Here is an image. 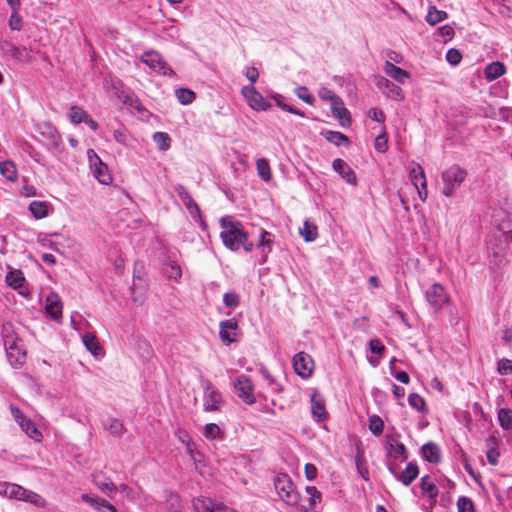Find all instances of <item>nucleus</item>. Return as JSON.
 <instances>
[{
    "label": "nucleus",
    "instance_id": "obj_15",
    "mask_svg": "<svg viewBox=\"0 0 512 512\" xmlns=\"http://www.w3.org/2000/svg\"><path fill=\"white\" fill-rule=\"evenodd\" d=\"M219 328V337L223 343L229 345L237 340L238 321L235 318L221 321Z\"/></svg>",
    "mask_w": 512,
    "mask_h": 512
},
{
    "label": "nucleus",
    "instance_id": "obj_55",
    "mask_svg": "<svg viewBox=\"0 0 512 512\" xmlns=\"http://www.w3.org/2000/svg\"><path fill=\"white\" fill-rule=\"evenodd\" d=\"M191 218L203 229H207V225L201 215L200 208L197 205H195L193 208L187 210Z\"/></svg>",
    "mask_w": 512,
    "mask_h": 512
},
{
    "label": "nucleus",
    "instance_id": "obj_23",
    "mask_svg": "<svg viewBox=\"0 0 512 512\" xmlns=\"http://www.w3.org/2000/svg\"><path fill=\"white\" fill-rule=\"evenodd\" d=\"M485 444L487 447L486 457L488 463L493 466L497 465L500 457L499 441L497 437H495L494 435H489L485 441Z\"/></svg>",
    "mask_w": 512,
    "mask_h": 512
},
{
    "label": "nucleus",
    "instance_id": "obj_32",
    "mask_svg": "<svg viewBox=\"0 0 512 512\" xmlns=\"http://www.w3.org/2000/svg\"><path fill=\"white\" fill-rule=\"evenodd\" d=\"M410 178L415 186V188H418V186H422V189H425L426 187V176L423 168L418 163H413V166L410 169Z\"/></svg>",
    "mask_w": 512,
    "mask_h": 512
},
{
    "label": "nucleus",
    "instance_id": "obj_29",
    "mask_svg": "<svg viewBox=\"0 0 512 512\" xmlns=\"http://www.w3.org/2000/svg\"><path fill=\"white\" fill-rule=\"evenodd\" d=\"M420 489H421L423 496H425L429 499H432V500H435L439 494L438 487L436 486L434 481H432V479L428 475L423 476L421 478Z\"/></svg>",
    "mask_w": 512,
    "mask_h": 512
},
{
    "label": "nucleus",
    "instance_id": "obj_16",
    "mask_svg": "<svg viewBox=\"0 0 512 512\" xmlns=\"http://www.w3.org/2000/svg\"><path fill=\"white\" fill-rule=\"evenodd\" d=\"M332 167L348 184L357 185V177L353 169L342 159L337 158L332 162Z\"/></svg>",
    "mask_w": 512,
    "mask_h": 512
},
{
    "label": "nucleus",
    "instance_id": "obj_64",
    "mask_svg": "<svg viewBox=\"0 0 512 512\" xmlns=\"http://www.w3.org/2000/svg\"><path fill=\"white\" fill-rule=\"evenodd\" d=\"M10 411L13 419L18 425H21L27 419L22 410L15 405L10 406Z\"/></svg>",
    "mask_w": 512,
    "mask_h": 512
},
{
    "label": "nucleus",
    "instance_id": "obj_25",
    "mask_svg": "<svg viewBox=\"0 0 512 512\" xmlns=\"http://www.w3.org/2000/svg\"><path fill=\"white\" fill-rule=\"evenodd\" d=\"M421 454L422 457L430 463L437 464L441 460V449L433 442L424 444L421 448Z\"/></svg>",
    "mask_w": 512,
    "mask_h": 512
},
{
    "label": "nucleus",
    "instance_id": "obj_21",
    "mask_svg": "<svg viewBox=\"0 0 512 512\" xmlns=\"http://www.w3.org/2000/svg\"><path fill=\"white\" fill-rule=\"evenodd\" d=\"M384 73L400 84H404L410 78V73L390 61H386L383 66Z\"/></svg>",
    "mask_w": 512,
    "mask_h": 512
},
{
    "label": "nucleus",
    "instance_id": "obj_28",
    "mask_svg": "<svg viewBox=\"0 0 512 512\" xmlns=\"http://www.w3.org/2000/svg\"><path fill=\"white\" fill-rule=\"evenodd\" d=\"M7 53L11 58L20 62V63H30L33 59L32 53L26 47H18L15 45H10L7 49Z\"/></svg>",
    "mask_w": 512,
    "mask_h": 512
},
{
    "label": "nucleus",
    "instance_id": "obj_58",
    "mask_svg": "<svg viewBox=\"0 0 512 512\" xmlns=\"http://www.w3.org/2000/svg\"><path fill=\"white\" fill-rule=\"evenodd\" d=\"M283 99L284 98H279V99H276V105L282 109L283 111H286V112H289V113H292V114H295V115H298L300 117H304L305 114L303 111L299 110V109H296L294 108L293 106L291 105H288L286 103L283 102Z\"/></svg>",
    "mask_w": 512,
    "mask_h": 512
},
{
    "label": "nucleus",
    "instance_id": "obj_48",
    "mask_svg": "<svg viewBox=\"0 0 512 512\" xmlns=\"http://www.w3.org/2000/svg\"><path fill=\"white\" fill-rule=\"evenodd\" d=\"M153 141L157 145V147L162 150L166 151L170 148L171 138L166 132H155L153 134Z\"/></svg>",
    "mask_w": 512,
    "mask_h": 512
},
{
    "label": "nucleus",
    "instance_id": "obj_62",
    "mask_svg": "<svg viewBox=\"0 0 512 512\" xmlns=\"http://www.w3.org/2000/svg\"><path fill=\"white\" fill-rule=\"evenodd\" d=\"M369 350L371 351V353L381 356L385 351V346L381 343L379 339L375 338L369 341Z\"/></svg>",
    "mask_w": 512,
    "mask_h": 512
},
{
    "label": "nucleus",
    "instance_id": "obj_6",
    "mask_svg": "<svg viewBox=\"0 0 512 512\" xmlns=\"http://www.w3.org/2000/svg\"><path fill=\"white\" fill-rule=\"evenodd\" d=\"M204 390L203 408L206 412L219 411L223 404L224 399L221 392L212 384L210 380L201 381Z\"/></svg>",
    "mask_w": 512,
    "mask_h": 512
},
{
    "label": "nucleus",
    "instance_id": "obj_11",
    "mask_svg": "<svg viewBox=\"0 0 512 512\" xmlns=\"http://www.w3.org/2000/svg\"><path fill=\"white\" fill-rule=\"evenodd\" d=\"M387 468L394 478L405 486H409L419 474L418 465L413 462L408 463L401 472L398 470V464L392 463V461L388 463Z\"/></svg>",
    "mask_w": 512,
    "mask_h": 512
},
{
    "label": "nucleus",
    "instance_id": "obj_35",
    "mask_svg": "<svg viewBox=\"0 0 512 512\" xmlns=\"http://www.w3.org/2000/svg\"><path fill=\"white\" fill-rule=\"evenodd\" d=\"M0 174L9 181H16L18 174L14 162L6 160L0 163Z\"/></svg>",
    "mask_w": 512,
    "mask_h": 512
},
{
    "label": "nucleus",
    "instance_id": "obj_57",
    "mask_svg": "<svg viewBox=\"0 0 512 512\" xmlns=\"http://www.w3.org/2000/svg\"><path fill=\"white\" fill-rule=\"evenodd\" d=\"M318 96L322 101L329 102V103L333 102L334 100H336L339 97L338 95H336L332 90H330L327 87H321L318 90Z\"/></svg>",
    "mask_w": 512,
    "mask_h": 512
},
{
    "label": "nucleus",
    "instance_id": "obj_45",
    "mask_svg": "<svg viewBox=\"0 0 512 512\" xmlns=\"http://www.w3.org/2000/svg\"><path fill=\"white\" fill-rule=\"evenodd\" d=\"M259 371L260 375L268 382L273 392L280 393L283 391L282 385L277 382V380L265 366H261Z\"/></svg>",
    "mask_w": 512,
    "mask_h": 512
},
{
    "label": "nucleus",
    "instance_id": "obj_53",
    "mask_svg": "<svg viewBox=\"0 0 512 512\" xmlns=\"http://www.w3.org/2000/svg\"><path fill=\"white\" fill-rule=\"evenodd\" d=\"M223 303L228 308H236L240 304V297L235 292H228L223 295Z\"/></svg>",
    "mask_w": 512,
    "mask_h": 512
},
{
    "label": "nucleus",
    "instance_id": "obj_4",
    "mask_svg": "<svg viewBox=\"0 0 512 512\" xmlns=\"http://www.w3.org/2000/svg\"><path fill=\"white\" fill-rule=\"evenodd\" d=\"M274 486L280 499L289 506L299 503L301 496L295 490L294 483L287 474H279L275 477Z\"/></svg>",
    "mask_w": 512,
    "mask_h": 512
},
{
    "label": "nucleus",
    "instance_id": "obj_27",
    "mask_svg": "<svg viewBox=\"0 0 512 512\" xmlns=\"http://www.w3.org/2000/svg\"><path fill=\"white\" fill-rule=\"evenodd\" d=\"M506 73L505 65L500 61H494L485 66L484 77L487 81H494Z\"/></svg>",
    "mask_w": 512,
    "mask_h": 512
},
{
    "label": "nucleus",
    "instance_id": "obj_12",
    "mask_svg": "<svg viewBox=\"0 0 512 512\" xmlns=\"http://www.w3.org/2000/svg\"><path fill=\"white\" fill-rule=\"evenodd\" d=\"M141 61L147 66L157 69L159 73L165 76L174 75L173 69L163 60L162 56L157 51H145L141 56Z\"/></svg>",
    "mask_w": 512,
    "mask_h": 512
},
{
    "label": "nucleus",
    "instance_id": "obj_10",
    "mask_svg": "<svg viewBox=\"0 0 512 512\" xmlns=\"http://www.w3.org/2000/svg\"><path fill=\"white\" fill-rule=\"evenodd\" d=\"M233 386L238 397L244 403H246L247 405H252L256 403V397L254 395V385L250 377H248L245 374L237 376Z\"/></svg>",
    "mask_w": 512,
    "mask_h": 512
},
{
    "label": "nucleus",
    "instance_id": "obj_39",
    "mask_svg": "<svg viewBox=\"0 0 512 512\" xmlns=\"http://www.w3.org/2000/svg\"><path fill=\"white\" fill-rule=\"evenodd\" d=\"M409 405L418 412L425 414L428 411L425 399L417 393L408 396Z\"/></svg>",
    "mask_w": 512,
    "mask_h": 512
},
{
    "label": "nucleus",
    "instance_id": "obj_19",
    "mask_svg": "<svg viewBox=\"0 0 512 512\" xmlns=\"http://www.w3.org/2000/svg\"><path fill=\"white\" fill-rule=\"evenodd\" d=\"M192 504L195 512H221L222 502H214L211 498L205 496L195 498Z\"/></svg>",
    "mask_w": 512,
    "mask_h": 512
},
{
    "label": "nucleus",
    "instance_id": "obj_30",
    "mask_svg": "<svg viewBox=\"0 0 512 512\" xmlns=\"http://www.w3.org/2000/svg\"><path fill=\"white\" fill-rule=\"evenodd\" d=\"M83 344L87 350L95 357L103 355L102 348L99 344L97 337L92 333H86L82 336Z\"/></svg>",
    "mask_w": 512,
    "mask_h": 512
},
{
    "label": "nucleus",
    "instance_id": "obj_33",
    "mask_svg": "<svg viewBox=\"0 0 512 512\" xmlns=\"http://www.w3.org/2000/svg\"><path fill=\"white\" fill-rule=\"evenodd\" d=\"M6 284L12 289H18L23 286L25 278L21 270H11L6 274Z\"/></svg>",
    "mask_w": 512,
    "mask_h": 512
},
{
    "label": "nucleus",
    "instance_id": "obj_52",
    "mask_svg": "<svg viewBox=\"0 0 512 512\" xmlns=\"http://www.w3.org/2000/svg\"><path fill=\"white\" fill-rule=\"evenodd\" d=\"M497 372L499 375H507L512 373V360L508 358H501L497 361Z\"/></svg>",
    "mask_w": 512,
    "mask_h": 512
},
{
    "label": "nucleus",
    "instance_id": "obj_50",
    "mask_svg": "<svg viewBox=\"0 0 512 512\" xmlns=\"http://www.w3.org/2000/svg\"><path fill=\"white\" fill-rule=\"evenodd\" d=\"M295 94L299 99L304 101L305 103L312 105L315 101L314 96L309 92L308 88L305 86H299L295 89Z\"/></svg>",
    "mask_w": 512,
    "mask_h": 512
},
{
    "label": "nucleus",
    "instance_id": "obj_56",
    "mask_svg": "<svg viewBox=\"0 0 512 512\" xmlns=\"http://www.w3.org/2000/svg\"><path fill=\"white\" fill-rule=\"evenodd\" d=\"M305 491H306V493L309 496V504H310V506H314L317 503L321 502L322 495H321L320 491H318V489L316 487H314V486H307Z\"/></svg>",
    "mask_w": 512,
    "mask_h": 512
},
{
    "label": "nucleus",
    "instance_id": "obj_13",
    "mask_svg": "<svg viewBox=\"0 0 512 512\" xmlns=\"http://www.w3.org/2000/svg\"><path fill=\"white\" fill-rule=\"evenodd\" d=\"M292 364L294 371L298 376L304 379L311 376L314 368V361L309 354L305 352L297 353L293 357Z\"/></svg>",
    "mask_w": 512,
    "mask_h": 512
},
{
    "label": "nucleus",
    "instance_id": "obj_14",
    "mask_svg": "<svg viewBox=\"0 0 512 512\" xmlns=\"http://www.w3.org/2000/svg\"><path fill=\"white\" fill-rule=\"evenodd\" d=\"M274 241L275 236L271 232H268L264 229L260 230L259 241L255 245V248H257L261 253V257L258 261L260 265L267 262L268 255L273 250Z\"/></svg>",
    "mask_w": 512,
    "mask_h": 512
},
{
    "label": "nucleus",
    "instance_id": "obj_63",
    "mask_svg": "<svg viewBox=\"0 0 512 512\" xmlns=\"http://www.w3.org/2000/svg\"><path fill=\"white\" fill-rule=\"evenodd\" d=\"M368 117L376 122H379L381 124H383L385 122V114L383 113V111L373 107V108H370L368 110V113H367Z\"/></svg>",
    "mask_w": 512,
    "mask_h": 512
},
{
    "label": "nucleus",
    "instance_id": "obj_20",
    "mask_svg": "<svg viewBox=\"0 0 512 512\" xmlns=\"http://www.w3.org/2000/svg\"><path fill=\"white\" fill-rule=\"evenodd\" d=\"M331 111L342 126L350 125L351 118L349 110L344 106L343 100L338 97L336 100L330 103Z\"/></svg>",
    "mask_w": 512,
    "mask_h": 512
},
{
    "label": "nucleus",
    "instance_id": "obj_24",
    "mask_svg": "<svg viewBox=\"0 0 512 512\" xmlns=\"http://www.w3.org/2000/svg\"><path fill=\"white\" fill-rule=\"evenodd\" d=\"M62 303L59 296L55 293H51L46 298L45 310L54 320H57L62 315Z\"/></svg>",
    "mask_w": 512,
    "mask_h": 512
},
{
    "label": "nucleus",
    "instance_id": "obj_61",
    "mask_svg": "<svg viewBox=\"0 0 512 512\" xmlns=\"http://www.w3.org/2000/svg\"><path fill=\"white\" fill-rule=\"evenodd\" d=\"M374 147H375V150L380 153H384L387 150L388 144H387V137H386L385 133H382L376 137Z\"/></svg>",
    "mask_w": 512,
    "mask_h": 512
},
{
    "label": "nucleus",
    "instance_id": "obj_54",
    "mask_svg": "<svg viewBox=\"0 0 512 512\" xmlns=\"http://www.w3.org/2000/svg\"><path fill=\"white\" fill-rule=\"evenodd\" d=\"M458 512H474V505L470 498L461 496L457 501Z\"/></svg>",
    "mask_w": 512,
    "mask_h": 512
},
{
    "label": "nucleus",
    "instance_id": "obj_9",
    "mask_svg": "<svg viewBox=\"0 0 512 512\" xmlns=\"http://www.w3.org/2000/svg\"><path fill=\"white\" fill-rule=\"evenodd\" d=\"M241 94L248 106L254 111H267L271 108V103L267 101L253 85L243 86L241 88Z\"/></svg>",
    "mask_w": 512,
    "mask_h": 512
},
{
    "label": "nucleus",
    "instance_id": "obj_17",
    "mask_svg": "<svg viewBox=\"0 0 512 512\" xmlns=\"http://www.w3.org/2000/svg\"><path fill=\"white\" fill-rule=\"evenodd\" d=\"M29 211L35 219H44L53 213L54 207L48 201L34 200L29 204Z\"/></svg>",
    "mask_w": 512,
    "mask_h": 512
},
{
    "label": "nucleus",
    "instance_id": "obj_2",
    "mask_svg": "<svg viewBox=\"0 0 512 512\" xmlns=\"http://www.w3.org/2000/svg\"><path fill=\"white\" fill-rule=\"evenodd\" d=\"M3 344L9 364L15 369L21 368L26 362V350L22 340L14 331L4 328Z\"/></svg>",
    "mask_w": 512,
    "mask_h": 512
},
{
    "label": "nucleus",
    "instance_id": "obj_31",
    "mask_svg": "<svg viewBox=\"0 0 512 512\" xmlns=\"http://www.w3.org/2000/svg\"><path fill=\"white\" fill-rule=\"evenodd\" d=\"M163 270L168 279L180 282L182 278V270L175 260H167L164 264Z\"/></svg>",
    "mask_w": 512,
    "mask_h": 512
},
{
    "label": "nucleus",
    "instance_id": "obj_7",
    "mask_svg": "<svg viewBox=\"0 0 512 512\" xmlns=\"http://www.w3.org/2000/svg\"><path fill=\"white\" fill-rule=\"evenodd\" d=\"M6 497L32 503L38 507H44L46 504L45 499L36 492L14 483H9Z\"/></svg>",
    "mask_w": 512,
    "mask_h": 512
},
{
    "label": "nucleus",
    "instance_id": "obj_1",
    "mask_svg": "<svg viewBox=\"0 0 512 512\" xmlns=\"http://www.w3.org/2000/svg\"><path fill=\"white\" fill-rule=\"evenodd\" d=\"M219 224L222 229L220 238L227 249L235 252L242 247L248 253L255 249V244L249 240V234L243 224L233 216L221 217Z\"/></svg>",
    "mask_w": 512,
    "mask_h": 512
},
{
    "label": "nucleus",
    "instance_id": "obj_51",
    "mask_svg": "<svg viewBox=\"0 0 512 512\" xmlns=\"http://www.w3.org/2000/svg\"><path fill=\"white\" fill-rule=\"evenodd\" d=\"M221 433L220 427L215 423H208L204 427L203 435L208 440L216 439Z\"/></svg>",
    "mask_w": 512,
    "mask_h": 512
},
{
    "label": "nucleus",
    "instance_id": "obj_42",
    "mask_svg": "<svg viewBox=\"0 0 512 512\" xmlns=\"http://www.w3.org/2000/svg\"><path fill=\"white\" fill-rule=\"evenodd\" d=\"M324 136L327 141L338 147L349 143V138L345 134L338 131L328 130L324 133Z\"/></svg>",
    "mask_w": 512,
    "mask_h": 512
},
{
    "label": "nucleus",
    "instance_id": "obj_59",
    "mask_svg": "<svg viewBox=\"0 0 512 512\" xmlns=\"http://www.w3.org/2000/svg\"><path fill=\"white\" fill-rule=\"evenodd\" d=\"M461 59H462V55L457 49L451 48L446 53L447 62L453 66L458 65L460 63Z\"/></svg>",
    "mask_w": 512,
    "mask_h": 512
},
{
    "label": "nucleus",
    "instance_id": "obj_38",
    "mask_svg": "<svg viewBox=\"0 0 512 512\" xmlns=\"http://www.w3.org/2000/svg\"><path fill=\"white\" fill-rule=\"evenodd\" d=\"M498 421L502 429L506 431L512 430V410L509 408H501L498 410Z\"/></svg>",
    "mask_w": 512,
    "mask_h": 512
},
{
    "label": "nucleus",
    "instance_id": "obj_49",
    "mask_svg": "<svg viewBox=\"0 0 512 512\" xmlns=\"http://www.w3.org/2000/svg\"><path fill=\"white\" fill-rule=\"evenodd\" d=\"M179 440L185 445L187 453L191 456L193 460H196L195 455H200V452L194 449V442L192 438L188 435V433L183 432L179 435Z\"/></svg>",
    "mask_w": 512,
    "mask_h": 512
},
{
    "label": "nucleus",
    "instance_id": "obj_43",
    "mask_svg": "<svg viewBox=\"0 0 512 512\" xmlns=\"http://www.w3.org/2000/svg\"><path fill=\"white\" fill-rule=\"evenodd\" d=\"M175 96L179 103H181L182 105L191 104L196 98V94L188 88L176 89Z\"/></svg>",
    "mask_w": 512,
    "mask_h": 512
},
{
    "label": "nucleus",
    "instance_id": "obj_41",
    "mask_svg": "<svg viewBox=\"0 0 512 512\" xmlns=\"http://www.w3.org/2000/svg\"><path fill=\"white\" fill-rule=\"evenodd\" d=\"M256 168H257L259 177L263 181H269L271 179V177H272L271 168H270V164L267 159H265V158L257 159Z\"/></svg>",
    "mask_w": 512,
    "mask_h": 512
},
{
    "label": "nucleus",
    "instance_id": "obj_18",
    "mask_svg": "<svg viewBox=\"0 0 512 512\" xmlns=\"http://www.w3.org/2000/svg\"><path fill=\"white\" fill-rule=\"evenodd\" d=\"M386 449L387 456L393 459L392 463H397V461L403 462L408 459L407 449L401 442H397L395 440L389 441Z\"/></svg>",
    "mask_w": 512,
    "mask_h": 512
},
{
    "label": "nucleus",
    "instance_id": "obj_44",
    "mask_svg": "<svg viewBox=\"0 0 512 512\" xmlns=\"http://www.w3.org/2000/svg\"><path fill=\"white\" fill-rule=\"evenodd\" d=\"M89 114L81 107L73 105L69 109L68 117L73 124L82 123Z\"/></svg>",
    "mask_w": 512,
    "mask_h": 512
},
{
    "label": "nucleus",
    "instance_id": "obj_36",
    "mask_svg": "<svg viewBox=\"0 0 512 512\" xmlns=\"http://www.w3.org/2000/svg\"><path fill=\"white\" fill-rule=\"evenodd\" d=\"M23 432L31 439L35 441H40L42 439V434L39 429L35 426L34 422L27 418L21 425H19Z\"/></svg>",
    "mask_w": 512,
    "mask_h": 512
},
{
    "label": "nucleus",
    "instance_id": "obj_22",
    "mask_svg": "<svg viewBox=\"0 0 512 512\" xmlns=\"http://www.w3.org/2000/svg\"><path fill=\"white\" fill-rule=\"evenodd\" d=\"M311 412L317 422L324 421L327 418V412L324 399L321 395L314 393L311 396Z\"/></svg>",
    "mask_w": 512,
    "mask_h": 512
},
{
    "label": "nucleus",
    "instance_id": "obj_8",
    "mask_svg": "<svg viewBox=\"0 0 512 512\" xmlns=\"http://www.w3.org/2000/svg\"><path fill=\"white\" fill-rule=\"evenodd\" d=\"M89 165L93 176L104 185L112 182V176L109 173L107 165L101 160L93 149L87 151Z\"/></svg>",
    "mask_w": 512,
    "mask_h": 512
},
{
    "label": "nucleus",
    "instance_id": "obj_26",
    "mask_svg": "<svg viewBox=\"0 0 512 512\" xmlns=\"http://www.w3.org/2000/svg\"><path fill=\"white\" fill-rule=\"evenodd\" d=\"M82 500L101 512H117L116 508L113 505H111L105 499L100 498L98 496L83 494Z\"/></svg>",
    "mask_w": 512,
    "mask_h": 512
},
{
    "label": "nucleus",
    "instance_id": "obj_34",
    "mask_svg": "<svg viewBox=\"0 0 512 512\" xmlns=\"http://www.w3.org/2000/svg\"><path fill=\"white\" fill-rule=\"evenodd\" d=\"M448 17L447 13L443 10H438L436 6H429L428 13L425 17L426 22L434 26L442 21H444Z\"/></svg>",
    "mask_w": 512,
    "mask_h": 512
},
{
    "label": "nucleus",
    "instance_id": "obj_40",
    "mask_svg": "<svg viewBox=\"0 0 512 512\" xmlns=\"http://www.w3.org/2000/svg\"><path fill=\"white\" fill-rule=\"evenodd\" d=\"M368 428L374 436H380L384 430V422L380 416L374 414L368 418Z\"/></svg>",
    "mask_w": 512,
    "mask_h": 512
},
{
    "label": "nucleus",
    "instance_id": "obj_47",
    "mask_svg": "<svg viewBox=\"0 0 512 512\" xmlns=\"http://www.w3.org/2000/svg\"><path fill=\"white\" fill-rule=\"evenodd\" d=\"M300 235L307 242L314 241L318 236L317 227L309 221H305L303 227L300 229Z\"/></svg>",
    "mask_w": 512,
    "mask_h": 512
},
{
    "label": "nucleus",
    "instance_id": "obj_46",
    "mask_svg": "<svg viewBox=\"0 0 512 512\" xmlns=\"http://www.w3.org/2000/svg\"><path fill=\"white\" fill-rule=\"evenodd\" d=\"M384 94L388 99L394 101H403L405 98L402 88L393 82H391V84L385 89Z\"/></svg>",
    "mask_w": 512,
    "mask_h": 512
},
{
    "label": "nucleus",
    "instance_id": "obj_60",
    "mask_svg": "<svg viewBox=\"0 0 512 512\" xmlns=\"http://www.w3.org/2000/svg\"><path fill=\"white\" fill-rule=\"evenodd\" d=\"M107 429L112 435H120L123 430V424L118 419H110L107 423Z\"/></svg>",
    "mask_w": 512,
    "mask_h": 512
},
{
    "label": "nucleus",
    "instance_id": "obj_3",
    "mask_svg": "<svg viewBox=\"0 0 512 512\" xmlns=\"http://www.w3.org/2000/svg\"><path fill=\"white\" fill-rule=\"evenodd\" d=\"M467 177V171L459 165H452L442 172L441 179L443 183L442 194L449 198L452 197Z\"/></svg>",
    "mask_w": 512,
    "mask_h": 512
},
{
    "label": "nucleus",
    "instance_id": "obj_37",
    "mask_svg": "<svg viewBox=\"0 0 512 512\" xmlns=\"http://www.w3.org/2000/svg\"><path fill=\"white\" fill-rule=\"evenodd\" d=\"M175 192L177 193L178 197L180 198V200L182 201L183 205L187 210L197 205V203L195 202L191 194L188 192V190L185 188V186L178 184L175 187Z\"/></svg>",
    "mask_w": 512,
    "mask_h": 512
},
{
    "label": "nucleus",
    "instance_id": "obj_5",
    "mask_svg": "<svg viewBox=\"0 0 512 512\" xmlns=\"http://www.w3.org/2000/svg\"><path fill=\"white\" fill-rule=\"evenodd\" d=\"M425 299L434 313L442 310L445 304L450 300V295L446 288L440 283H434L425 290Z\"/></svg>",
    "mask_w": 512,
    "mask_h": 512
}]
</instances>
